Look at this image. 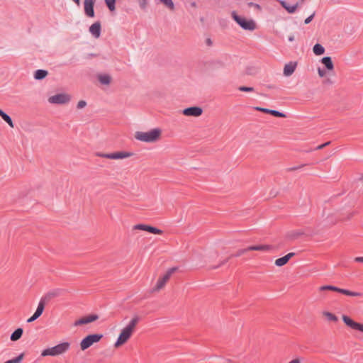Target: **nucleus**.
Here are the masks:
<instances>
[{
  "mask_svg": "<svg viewBox=\"0 0 363 363\" xmlns=\"http://www.w3.org/2000/svg\"><path fill=\"white\" fill-rule=\"evenodd\" d=\"M138 323V318L134 317L130 320L125 327L121 329L118 337L114 343L115 348H119L128 342L135 333Z\"/></svg>",
  "mask_w": 363,
  "mask_h": 363,
  "instance_id": "nucleus-1",
  "label": "nucleus"
},
{
  "mask_svg": "<svg viewBox=\"0 0 363 363\" xmlns=\"http://www.w3.org/2000/svg\"><path fill=\"white\" fill-rule=\"evenodd\" d=\"M162 135V130L160 128H152L147 131H136L134 138L145 143H156L159 142Z\"/></svg>",
  "mask_w": 363,
  "mask_h": 363,
  "instance_id": "nucleus-2",
  "label": "nucleus"
},
{
  "mask_svg": "<svg viewBox=\"0 0 363 363\" xmlns=\"http://www.w3.org/2000/svg\"><path fill=\"white\" fill-rule=\"evenodd\" d=\"M70 348V343L68 342H61L54 347L47 348L41 352V357H55L66 353Z\"/></svg>",
  "mask_w": 363,
  "mask_h": 363,
  "instance_id": "nucleus-3",
  "label": "nucleus"
},
{
  "mask_svg": "<svg viewBox=\"0 0 363 363\" xmlns=\"http://www.w3.org/2000/svg\"><path fill=\"white\" fill-rule=\"evenodd\" d=\"M177 269L178 268L176 267L169 268L166 271V272L164 274L160 276L158 278L155 286L152 289V293H158L161 290H162L164 288L166 284L171 278L172 275L174 272H176Z\"/></svg>",
  "mask_w": 363,
  "mask_h": 363,
  "instance_id": "nucleus-4",
  "label": "nucleus"
},
{
  "mask_svg": "<svg viewBox=\"0 0 363 363\" xmlns=\"http://www.w3.org/2000/svg\"><path fill=\"white\" fill-rule=\"evenodd\" d=\"M231 16L233 20L244 30L252 31L257 28V24L252 19H248L239 16L235 11H233Z\"/></svg>",
  "mask_w": 363,
  "mask_h": 363,
  "instance_id": "nucleus-5",
  "label": "nucleus"
},
{
  "mask_svg": "<svg viewBox=\"0 0 363 363\" xmlns=\"http://www.w3.org/2000/svg\"><path fill=\"white\" fill-rule=\"evenodd\" d=\"M97 157L109 159V160H125L127 158H130L134 155V153L128 151H118L111 153H102L97 152Z\"/></svg>",
  "mask_w": 363,
  "mask_h": 363,
  "instance_id": "nucleus-6",
  "label": "nucleus"
},
{
  "mask_svg": "<svg viewBox=\"0 0 363 363\" xmlns=\"http://www.w3.org/2000/svg\"><path fill=\"white\" fill-rule=\"evenodd\" d=\"M102 337V334H91L86 336L80 342V349L82 351L86 350L94 343L99 342Z\"/></svg>",
  "mask_w": 363,
  "mask_h": 363,
  "instance_id": "nucleus-7",
  "label": "nucleus"
},
{
  "mask_svg": "<svg viewBox=\"0 0 363 363\" xmlns=\"http://www.w3.org/2000/svg\"><path fill=\"white\" fill-rule=\"evenodd\" d=\"M71 101V96L67 93H59L50 96L48 101L51 104L65 105Z\"/></svg>",
  "mask_w": 363,
  "mask_h": 363,
  "instance_id": "nucleus-8",
  "label": "nucleus"
},
{
  "mask_svg": "<svg viewBox=\"0 0 363 363\" xmlns=\"http://www.w3.org/2000/svg\"><path fill=\"white\" fill-rule=\"evenodd\" d=\"M325 290H330V291H333L339 292V293L343 294L347 296H357V297L362 296L361 293L351 291H349L347 289L337 288L336 286H331V285L323 286L319 288V291H325Z\"/></svg>",
  "mask_w": 363,
  "mask_h": 363,
  "instance_id": "nucleus-9",
  "label": "nucleus"
},
{
  "mask_svg": "<svg viewBox=\"0 0 363 363\" xmlns=\"http://www.w3.org/2000/svg\"><path fill=\"white\" fill-rule=\"evenodd\" d=\"M342 320L347 327L353 330L363 333V323L356 322L352 318L346 315H342Z\"/></svg>",
  "mask_w": 363,
  "mask_h": 363,
  "instance_id": "nucleus-10",
  "label": "nucleus"
},
{
  "mask_svg": "<svg viewBox=\"0 0 363 363\" xmlns=\"http://www.w3.org/2000/svg\"><path fill=\"white\" fill-rule=\"evenodd\" d=\"M133 230L147 231L152 234L162 235L163 231L159 228L145 224H137L133 227Z\"/></svg>",
  "mask_w": 363,
  "mask_h": 363,
  "instance_id": "nucleus-11",
  "label": "nucleus"
},
{
  "mask_svg": "<svg viewBox=\"0 0 363 363\" xmlns=\"http://www.w3.org/2000/svg\"><path fill=\"white\" fill-rule=\"evenodd\" d=\"M203 113V109L199 106H191L186 108H184L182 111V114L185 116H191V117H199Z\"/></svg>",
  "mask_w": 363,
  "mask_h": 363,
  "instance_id": "nucleus-12",
  "label": "nucleus"
},
{
  "mask_svg": "<svg viewBox=\"0 0 363 363\" xmlns=\"http://www.w3.org/2000/svg\"><path fill=\"white\" fill-rule=\"evenodd\" d=\"M98 318H99V316L96 314L83 316L74 321V326L77 327V326L89 324L90 323H92V322L98 320Z\"/></svg>",
  "mask_w": 363,
  "mask_h": 363,
  "instance_id": "nucleus-13",
  "label": "nucleus"
},
{
  "mask_svg": "<svg viewBox=\"0 0 363 363\" xmlns=\"http://www.w3.org/2000/svg\"><path fill=\"white\" fill-rule=\"evenodd\" d=\"M95 2L96 0H84V13L89 17L93 18L94 16V6Z\"/></svg>",
  "mask_w": 363,
  "mask_h": 363,
  "instance_id": "nucleus-14",
  "label": "nucleus"
},
{
  "mask_svg": "<svg viewBox=\"0 0 363 363\" xmlns=\"http://www.w3.org/2000/svg\"><path fill=\"white\" fill-rule=\"evenodd\" d=\"M297 62L293 61L286 63L284 67L283 74L285 77H290L291 75H292L297 67Z\"/></svg>",
  "mask_w": 363,
  "mask_h": 363,
  "instance_id": "nucleus-15",
  "label": "nucleus"
},
{
  "mask_svg": "<svg viewBox=\"0 0 363 363\" xmlns=\"http://www.w3.org/2000/svg\"><path fill=\"white\" fill-rule=\"evenodd\" d=\"M96 78L101 84L106 86H109L113 81L112 76L107 73H99Z\"/></svg>",
  "mask_w": 363,
  "mask_h": 363,
  "instance_id": "nucleus-16",
  "label": "nucleus"
},
{
  "mask_svg": "<svg viewBox=\"0 0 363 363\" xmlns=\"http://www.w3.org/2000/svg\"><path fill=\"white\" fill-rule=\"evenodd\" d=\"M321 64L325 67L328 72L334 70V64L330 57H324L320 60Z\"/></svg>",
  "mask_w": 363,
  "mask_h": 363,
  "instance_id": "nucleus-17",
  "label": "nucleus"
},
{
  "mask_svg": "<svg viewBox=\"0 0 363 363\" xmlns=\"http://www.w3.org/2000/svg\"><path fill=\"white\" fill-rule=\"evenodd\" d=\"M280 4L289 13H294L296 11L297 9L299 7V4L296 3L294 5L289 4L285 1H280Z\"/></svg>",
  "mask_w": 363,
  "mask_h": 363,
  "instance_id": "nucleus-18",
  "label": "nucleus"
},
{
  "mask_svg": "<svg viewBox=\"0 0 363 363\" xmlns=\"http://www.w3.org/2000/svg\"><path fill=\"white\" fill-rule=\"evenodd\" d=\"M294 255L295 254L294 252H290L281 258L277 259L275 260V264L278 267H281V266L285 265L289 262V260L292 257L294 256Z\"/></svg>",
  "mask_w": 363,
  "mask_h": 363,
  "instance_id": "nucleus-19",
  "label": "nucleus"
},
{
  "mask_svg": "<svg viewBox=\"0 0 363 363\" xmlns=\"http://www.w3.org/2000/svg\"><path fill=\"white\" fill-rule=\"evenodd\" d=\"M89 32L96 38H98L101 34V24L99 22H96L89 27Z\"/></svg>",
  "mask_w": 363,
  "mask_h": 363,
  "instance_id": "nucleus-20",
  "label": "nucleus"
},
{
  "mask_svg": "<svg viewBox=\"0 0 363 363\" xmlns=\"http://www.w3.org/2000/svg\"><path fill=\"white\" fill-rule=\"evenodd\" d=\"M321 314L327 321L336 323L338 320L337 315L328 311H323Z\"/></svg>",
  "mask_w": 363,
  "mask_h": 363,
  "instance_id": "nucleus-21",
  "label": "nucleus"
},
{
  "mask_svg": "<svg viewBox=\"0 0 363 363\" xmlns=\"http://www.w3.org/2000/svg\"><path fill=\"white\" fill-rule=\"evenodd\" d=\"M23 333V330L22 328H17L10 337V339L13 342H16L21 339Z\"/></svg>",
  "mask_w": 363,
  "mask_h": 363,
  "instance_id": "nucleus-22",
  "label": "nucleus"
},
{
  "mask_svg": "<svg viewBox=\"0 0 363 363\" xmlns=\"http://www.w3.org/2000/svg\"><path fill=\"white\" fill-rule=\"evenodd\" d=\"M325 51L324 47L319 43H316L313 48V52L315 55H322L325 53Z\"/></svg>",
  "mask_w": 363,
  "mask_h": 363,
  "instance_id": "nucleus-23",
  "label": "nucleus"
},
{
  "mask_svg": "<svg viewBox=\"0 0 363 363\" xmlns=\"http://www.w3.org/2000/svg\"><path fill=\"white\" fill-rule=\"evenodd\" d=\"M0 116L2 118V119L8 123V125L11 127V128H13L14 127V124L11 118V117L6 114V113H4L1 109H0Z\"/></svg>",
  "mask_w": 363,
  "mask_h": 363,
  "instance_id": "nucleus-24",
  "label": "nucleus"
},
{
  "mask_svg": "<svg viewBox=\"0 0 363 363\" xmlns=\"http://www.w3.org/2000/svg\"><path fill=\"white\" fill-rule=\"evenodd\" d=\"M249 250L250 251H252V250L269 251L271 250V247L269 245H255V246H250Z\"/></svg>",
  "mask_w": 363,
  "mask_h": 363,
  "instance_id": "nucleus-25",
  "label": "nucleus"
},
{
  "mask_svg": "<svg viewBox=\"0 0 363 363\" xmlns=\"http://www.w3.org/2000/svg\"><path fill=\"white\" fill-rule=\"evenodd\" d=\"M45 308V302L43 301H40L38 305L37 309L35 312L34 313V315L38 318L43 313Z\"/></svg>",
  "mask_w": 363,
  "mask_h": 363,
  "instance_id": "nucleus-26",
  "label": "nucleus"
},
{
  "mask_svg": "<svg viewBox=\"0 0 363 363\" xmlns=\"http://www.w3.org/2000/svg\"><path fill=\"white\" fill-rule=\"evenodd\" d=\"M48 75V72L43 69H38L34 74L35 79H43Z\"/></svg>",
  "mask_w": 363,
  "mask_h": 363,
  "instance_id": "nucleus-27",
  "label": "nucleus"
},
{
  "mask_svg": "<svg viewBox=\"0 0 363 363\" xmlns=\"http://www.w3.org/2000/svg\"><path fill=\"white\" fill-rule=\"evenodd\" d=\"M160 2L162 3L166 7H167L171 11L174 9V4L172 0H158Z\"/></svg>",
  "mask_w": 363,
  "mask_h": 363,
  "instance_id": "nucleus-28",
  "label": "nucleus"
},
{
  "mask_svg": "<svg viewBox=\"0 0 363 363\" xmlns=\"http://www.w3.org/2000/svg\"><path fill=\"white\" fill-rule=\"evenodd\" d=\"M23 357H24V354L21 353L17 357L10 359V360H8V361L5 362L4 363H20L23 360Z\"/></svg>",
  "mask_w": 363,
  "mask_h": 363,
  "instance_id": "nucleus-29",
  "label": "nucleus"
},
{
  "mask_svg": "<svg viewBox=\"0 0 363 363\" xmlns=\"http://www.w3.org/2000/svg\"><path fill=\"white\" fill-rule=\"evenodd\" d=\"M105 2L111 11H113L115 10L116 0H105Z\"/></svg>",
  "mask_w": 363,
  "mask_h": 363,
  "instance_id": "nucleus-30",
  "label": "nucleus"
},
{
  "mask_svg": "<svg viewBox=\"0 0 363 363\" xmlns=\"http://www.w3.org/2000/svg\"><path fill=\"white\" fill-rule=\"evenodd\" d=\"M317 71H318V74L319 77H320V78L325 77L328 72L326 69H322L320 67H318Z\"/></svg>",
  "mask_w": 363,
  "mask_h": 363,
  "instance_id": "nucleus-31",
  "label": "nucleus"
},
{
  "mask_svg": "<svg viewBox=\"0 0 363 363\" xmlns=\"http://www.w3.org/2000/svg\"><path fill=\"white\" fill-rule=\"evenodd\" d=\"M269 114L279 118H284L286 116L284 113L275 110H270Z\"/></svg>",
  "mask_w": 363,
  "mask_h": 363,
  "instance_id": "nucleus-32",
  "label": "nucleus"
},
{
  "mask_svg": "<svg viewBox=\"0 0 363 363\" xmlns=\"http://www.w3.org/2000/svg\"><path fill=\"white\" fill-rule=\"evenodd\" d=\"M257 72V70L253 67H250L246 69V73L249 75H254Z\"/></svg>",
  "mask_w": 363,
  "mask_h": 363,
  "instance_id": "nucleus-33",
  "label": "nucleus"
},
{
  "mask_svg": "<svg viewBox=\"0 0 363 363\" xmlns=\"http://www.w3.org/2000/svg\"><path fill=\"white\" fill-rule=\"evenodd\" d=\"M238 89L241 91H245V92H252L254 91L253 87H247V86H240Z\"/></svg>",
  "mask_w": 363,
  "mask_h": 363,
  "instance_id": "nucleus-34",
  "label": "nucleus"
},
{
  "mask_svg": "<svg viewBox=\"0 0 363 363\" xmlns=\"http://www.w3.org/2000/svg\"><path fill=\"white\" fill-rule=\"evenodd\" d=\"M86 106V102L85 101L81 100L77 103V107L79 109H82Z\"/></svg>",
  "mask_w": 363,
  "mask_h": 363,
  "instance_id": "nucleus-35",
  "label": "nucleus"
},
{
  "mask_svg": "<svg viewBox=\"0 0 363 363\" xmlns=\"http://www.w3.org/2000/svg\"><path fill=\"white\" fill-rule=\"evenodd\" d=\"M248 251H250L249 250V247L247 248H245V249H241V250H238L237 252L236 256H238V257L241 256V255L245 254Z\"/></svg>",
  "mask_w": 363,
  "mask_h": 363,
  "instance_id": "nucleus-36",
  "label": "nucleus"
},
{
  "mask_svg": "<svg viewBox=\"0 0 363 363\" xmlns=\"http://www.w3.org/2000/svg\"><path fill=\"white\" fill-rule=\"evenodd\" d=\"M315 16V13H313L309 17H308L306 20H305V23L306 24H308L311 22V21L313 20V17Z\"/></svg>",
  "mask_w": 363,
  "mask_h": 363,
  "instance_id": "nucleus-37",
  "label": "nucleus"
},
{
  "mask_svg": "<svg viewBox=\"0 0 363 363\" xmlns=\"http://www.w3.org/2000/svg\"><path fill=\"white\" fill-rule=\"evenodd\" d=\"M256 109L257 111H262V112L266 113H269V112H270V109H268V108H261V107H256Z\"/></svg>",
  "mask_w": 363,
  "mask_h": 363,
  "instance_id": "nucleus-38",
  "label": "nucleus"
},
{
  "mask_svg": "<svg viewBox=\"0 0 363 363\" xmlns=\"http://www.w3.org/2000/svg\"><path fill=\"white\" fill-rule=\"evenodd\" d=\"M147 0H140V6L142 9H145L147 6Z\"/></svg>",
  "mask_w": 363,
  "mask_h": 363,
  "instance_id": "nucleus-39",
  "label": "nucleus"
},
{
  "mask_svg": "<svg viewBox=\"0 0 363 363\" xmlns=\"http://www.w3.org/2000/svg\"><path fill=\"white\" fill-rule=\"evenodd\" d=\"M36 319H38L34 315H33L30 318H29L28 320H27V322L28 323H32L33 322L34 320H35Z\"/></svg>",
  "mask_w": 363,
  "mask_h": 363,
  "instance_id": "nucleus-40",
  "label": "nucleus"
},
{
  "mask_svg": "<svg viewBox=\"0 0 363 363\" xmlns=\"http://www.w3.org/2000/svg\"><path fill=\"white\" fill-rule=\"evenodd\" d=\"M329 144H330V142H327V143H324V144H322V145H320L318 146L317 149H318V150H321V149H323L324 147H325V146L328 145Z\"/></svg>",
  "mask_w": 363,
  "mask_h": 363,
  "instance_id": "nucleus-41",
  "label": "nucleus"
},
{
  "mask_svg": "<svg viewBox=\"0 0 363 363\" xmlns=\"http://www.w3.org/2000/svg\"><path fill=\"white\" fill-rule=\"evenodd\" d=\"M355 262H363V257H357L354 259Z\"/></svg>",
  "mask_w": 363,
  "mask_h": 363,
  "instance_id": "nucleus-42",
  "label": "nucleus"
},
{
  "mask_svg": "<svg viewBox=\"0 0 363 363\" xmlns=\"http://www.w3.org/2000/svg\"><path fill=\"white\" fill-rule=\"evenodd\" d=\"M289 363H301V361L298 359H294L290 361Z\"/></svg>",
  "mask_w": 363,
  "mask_h": 363,
  "instance_id": "nucleus-43",
  "label": "nucleus"
},
{
  "mask_svg": "<svg viewBox=\"0 0 363 363\" xmlns=\"http://www.w3.org/2000/svg\"><path fill=\"white\" fill-rule=\"evenodd\" d=\"M52 296H57L59 294V290H56L55 291L51 293Z\"/></svg>",
  "mask_w": 363,
  "mask_h": 363,
  "instance_id": "nucleus-44",
  "label": "nucleus"
},
{
  "mask_svg": "<svg viewBox=\"0 0 363 363\" xmlns=\"http://www.w3.org/2000/svg\"><path fill=\"white\" fill-rule=\"evenodd\" d=\"M289 40L291 41V42L294 41V36L293 35H290L289 37Z\"/></svg>",
  "mask_w": 363,
  "mask_h": 363,
  "instance_id": "nucleus-45",
  "label": "nucleus"
},
{
  "mask_svg": "<svg viewBox=\"0 0 363 363\" xmlns=\"http://www.w3.org/2000/svg\"><path fill=\"white\" fill-rule=\"evenodd\" d=\"M78 6L80 4V0H73Z\"/></svg>",
  "mask_w": 363,
  "mask_h": 363,
  "instance_id": "nucleus-46",
  "label": "nucleus"
},
{
  "mask_svg": "<svg viewBox=\"0 0 363 363\" xmlns=\"http://www.w3.org/2000/svg\"><path fill=\"white\" fill-rule=\"evenodd\" d=\"M360 179H361V180H363V174L361 176Z\"/></svg>",
  "mask_w": 363,
  "mask_h": 363,
  "instance_id": "nucleus-47",
  "label": "nucleus"
},
{
  "mask_svg": "<svg viewBox=\"0 0 363 363\" xmlns=\"http://www.w3.org/2000/svg\"><path fill=\"white\" fill-rule=\"evenodd\" d=\"M305 0H302V2H303Z\"/></svg>",
  "mask_w": 363,
  "mask_h": 363,
  "instance_id": "nucleus-48",
  "label": "nucleus"
}]
</instances>
